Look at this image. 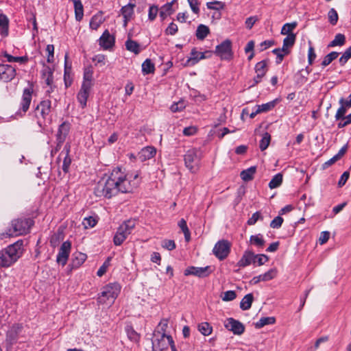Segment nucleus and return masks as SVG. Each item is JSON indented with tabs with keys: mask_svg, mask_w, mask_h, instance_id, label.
I'll use <instances>...</instances> for the list:
<instances>
[{
	"mask_svg": "<svg viewBox=\"0 0 351 351\" xmlns=\"http://www.w3.org/2000/svg\"><path fill=\"white\" fill-rule=\"evenodd\" d=\"M136 186L137 183L132 182L120 168H115L98 182L94 192L97 197L110 199L119 192L130 193Z\"/></svg>",
	"mask_w": 351,
	"mask_h": 351,
	"instance_id": "obj_1",
	"label": "nucleus"
},
{
	"mask_svg": "<svg viewBox=\"0 0 351 351\" xmlns=\"http://www.w3.org/2000/svg\"><path fill=\"white\" fill-rule=\"evenodd\" d=\"M23 241H19L0 251V266L10 267L15 263L22 254Z\"/></svg>",
	"mask_w": 351,
	"mask_h": 351,
	"instance_id": "obj_2",
	"label": "nucleus"
},
{
	"mask_svg": "<svg viewBox=\"0 0 351 351\" xmlns=\"http://www.w3.org/2000/svg\"><path fill=\"white\" fill-rule=\"evenodd\" d=\"M33 225L30 219H16L11 221L10 226L1 234V239L13 237L27 234Z\"/></svg>",
	"mask_w": 351,
	"mask_h": 351,
	"instance_id": "obj_3",
	"label": "nucleus"
},
{
	"mask_svg": "<svg viewBox=\"0 0 351 351\" xmlns=\"http://www.w3.org/2000/svg\"><path fill=\"white\" fill-rule=\"evenodd\" d=\"M136 225L134 220H128L123 223L117 229V231L114 237L113 242L115 245H121L123 241L127 239L129 234H131L132 230Z\"/></svg>",
	"mask_w": 351,
	"mask_h": 351,
	"instance_id": "obj_4",
	"label": "nucleus"
},
{
	"mask_svg": "<svg viewBox=\"0 0 351 351\" xmlns=\"http://www.w3.org/2000/svg\"><path fill=\"white\" fill-rule=\"evenodd\" d=\"M51 102L49 100H44L37 105L34 110V116L37 120V123L40 127H43L51 112Z\"/></svg>",
	"mask_w": 351,
	"mask_h": 351,
	"instance_id": "obj_5",
	"label": "nucleus"
},
{
	"mask_svg": "<svg viewBox=\"0 0 351 351\" xmlns=\"http://www.w3.org/2000/svg\"><path fill=\"white\" fill-rule=\"evenodd\" d=\"M120 291V287H104L103 290L99 294L98 302L110 305L114 302Z\"/></svg>",
	"mask_w": 351,
	"mask_h": 351,
	"instance_id": "obj_6",
	"label": "nucleus"
},
{
	"mask_svg": "<svg viewBox=\"0 0 351 351\" xmlns=\"http://www.w3.org/2000/svg\"><path fill=\"white\" fill-rule=\"evenodd\" d=\"M200 158V152L196 149H190L184 155L185 165L190 171L195 173L198 170Z\"/></svg>",
	"mask_w": 351,
	"mask_h": 351,
	"instance_id": "obj_7",
	"label": "nucleus"
},
{
	"mask_svg": "<svg viewBox=\"0 0 351 351\" xmlns=\"http://www.w3.org/2000/svg\"><path fill=\"white\" fill-rule=\"evenodd\" d=\"M215 53L223 60H230L232 57V43L226 40L216 47Z\"/></svg>",
	"mask_w": 351,
	"mask_h": 351,
	"instance_id": "obj_8",
	"label": "nucleus"
},
{
	"mask_svg": "<svg viewBox=\"0 0 351 351\" xmlns=\"http://www.w3.org/2000/svg\"><path fill=\"white\" fill-rule=\"evenodd\" d=\"M155 339L152 342L154 351H163L167 349L170 343H173L171 335H154Z\"/></svg>",
	"mask_w": 351,
	"mask_h": 351,
	"instance_id": "obj_9",
	"label": "nucleus"
},
{
	"mask_svg": "<svg viewBox=\"0 0 351 351\" xmlns=\"http://www.w3.org/2000/svg\"><path fill=\"white\" fill-rule=\"evenodd\" d=\"M230 244L226 240L218 241L213 250V254L220 260L226 258L230 252Z\"/></svg>",
	"mask_w": 351,
	"mask_h": 351,
	"instance_id": "obj_10",
	"label": "nucleus"
},
{
	"mask_svg": "<svg viewBox=\"0 0 351 351\" xmlns=\"http://www.w3.org/2000/svg\"><path fill=\"white\" fill-rule=\"evenodd\" d=\"M225 328L232 332L234 335H240L244 332V325L233 318H228L224 322Z\"/></svg>",
	"mask_w": 351,
	"mask_h": 351,
	"instance_id": "obj_11",
	"label": "nucleus"
},
{
	"mask_svg": "<svg viewBox=\"0 0 351 351\" xmlns=\"http://www.w3.org/2000/svg\"><path fill=\"white\" fill-rule=\"evenodd\" d=\"M212 52L207 51L205 52L197 51L195 49H193L190 53V57L186 62V66H193L197 64L200 60H203L210 57Z\"/></svg>",
	"mask_w": 351,
	"mask_h": 351,
	"instance_id": "obj_12",
	"label": "nucleus"
},
{
	"mask_svg": "<svg viewBox=\"0 0 351 351\" xmlns=\"http://www.w3.org/2000/svg\"><path fill=\"white\" fill-rule=\"evenodd\" d=\"M16 69L13 66L0 64V80L8 82L11 81L16 76Z\"/></svg>",
	"mask_w": 351,
	"mask_h": 351,
	"instance_id": "obj_13",
	"label": "nucleus"
},
{
	"mask_svg": "<svg viewBox=\"0 0 351 351\" xmlns=\"http://www.w3.org/2000/svg\"><path fill=\"white\" fill-rule=\"evenodd\" d=\"M255 73L256 76L254 77V84L252 86H254L260 83L263 77L265 75L267 71V63L266 60H262L258 62L255 65Z\"/></svg>",
	"mask_w": 351,
	"mask_h": 351,
	"instance_id": "obj_14",
	"label": "nucleus"
},
{
	"mask_svg": "<svg viewBox=\"0 0 351 351\" xmlns=\"http://www.w3.org/2000/svg\"><path fill=\"white\" fill-rule=\"evenodd\" d=\"M135 3L130 2L128 5H124L121 9V15L123 17V26L126 27L128 22L130 21L134 15Z\"/></svg>",
	"mask_w": 351,
	"mask_h": 351,
	"instance_id": "obj_15",
	"label": "nucleus"
},
{
	"mask_svg": "<svg viewBox=\"0 0 351 351\" xmlns=\"http://www.w3.org/2000/svg\"><path fill=\"white\" fill-rule=\"evenodd\" d=\"M71 247V244L69 241H64L62 244L57 256V261L58 263H61L63 265L66 264L70 253Z\"/></svg>",
	"mask_w": 351,
	"mask_h": 351,
	"instance_id": "obj_16",
	"label": "nucleus"
},
{
	"mask_svg": "<svg viewBox=\"0 0 351 351\" xmlns=\"http://www.w3.org/2000/svg\"><path fill=\"white\" fill-rule=\"evenodd\" d=\"M32 93L33 88L32 86L25 88L23 90L20 110H22L24 113L26 112L29 108L32 97Z\"/></svg>",
	"mask_w": 351,
	"mask_h": 351,
	"instance_id": "obj_17",
	"label": "nucleus"
},
{
	"mask_svg": "<svg viewBox=\"0 0 351 351\" xmlns=\"http://www.w3.org/2000/svg\"><path fill=\"white\" fill-rule=\"evenodd\" d=\"M21 326L19 324H14L10 328L7 332L5 340L8 346H11L16 341L18 335L21 331Z\"/></svg>",
	"mask_w": 351,
	"mask_h": 351,
	"instance_id": "obj_18",
	"label": "nucleus"
},
{
	"mask_svg": "<svg viewBox=\"0 0 351 351\" xmlns=\"http://www.w3.org/2000/svg\"><path fill=\"white\" fill-rule=\"evenodd\" d=\"M211 272L210 267L207 266L204 267H190L184 271L185 275H194L198 277H206Z\"/></svg>",
	"mask_w": 351,
	"mask_h": 351,
	"instance_id": "obj_19",
	"label": "nucleus"
},
{
	"mask_svg": "<svg viewBox=\"0 0 351 351\" xmlns=\"http://www.w3.org/2000/svg\"><path fill=\"white\" fill-rule=\"evenodd\" d=\"M156 154V149L154 147L147 146L141 150L138 156L141 161L144 162L154 158Z\"/></svg>",
	"mask_w": 351,
	"mask_h": 351,
	"instance_id": "obj_20",
	"label": "nucleus"
},
{
	"mask_svg": "<svg viewBox=\"0 0 351 351\" xmlns=\"http://www.w3.org/2000/svg\"><path fill=\"white\" fill-rule=\"evenodd\" d=\"M91 88L82 86L77 95V99L81 107L84 108L86 106V102L89 96Z\"/></svg>",
	"mask_w": 351,
	"mask_h": 351,
	"instance_id": "obj_21",
	"label": "nucleus"
},
{
	"mask_svg": "<svg viewBox=\"0 0 351 351\" xmlns=\"http://www.w3.org/2000/svg\"><path fill=\"white\" fill-rule=\"evenodd\" d=\"M99 42V45L104 49H108L112 47L114 44V38L110 34L108 30H106L100 37Z\"/></svg>",
	"mask_w": 351,
	"mask_h": 351,
	"instance_id": "obj_22",
	"label": "nucleus"
},
{
	"mask_svg": "<svg viewBox=\"0 0 351 351\" xmlns=\"http://www.w3.org/2000/svg\"><path fill=\"white\" fill-rule=\"evenodd\" d=\"M93 80V71L91 67H87L84 71V78L82 86L92 88Z\"/></svg>",
	"mask_w": 351,
	"mask_h": 351,
	"instance_id": "obj_23",
	"label": "nucleus"
},
{
	"mask_svg": "<svg viewBox=\"0 0 351 351\" xmlns=\"http://www.w3.org/2000/svg\"><path fill=\"white\" fill-rule=\"evenodd\" d=\"M254 254L251 251H246L243 254L242 258L239 261L238 265L239 267H245L254 263Z\"/></svg>",
	"mask_w": 351,
	"mask_h": 351,
	"instance_id": "obj_24",
	"label": "nucleus"
},
{
	"mask_svg": "<svg viewBox=\"0 0 351 351\" xmlns=\"http://www.w3.org/2000/svg\"><path fill=\"white\" fill-rule=\"evenodd\" d=\"M176 1V0H173L171 2L167 3L160 8L159 14L162 20H165L173 12L172 7Z\"/></svg>",
	"mask_w": 351,
	"mask_h": 351,
	"instance_id": "obj_25",
	"label": "nucleus"
},
{
	"mask_svg": "<svg viewBox=\"0 0 351 351\" xmlns=\"http://www.w3.org/2000/svg\"><path fill=\"white\" fill-rule=\"evenodd\" d=\"M256 172V167L252 166L247 169L243 170L240 173V176L243 181L248 182L253 180Z\"/></svg>",
	"mask_w": 351,
	"mask_h": 351,
	"instance_id": "obj_26",
	"label": "nucleus"
},
{
	"mask_svg": "<svg viewBox=\"0 0 351 351\" xmlns=\"http://www.w3.org/2000/svg\"><path fill=\"white\" fill-rule=\"evenodd\" d=\"M339 104L340 107L337 110L335 117L336 120L344 119L346 117L345 114L348 110L350 108L349 106H346V104L344 103V99L343 97L339 99Z\"/></svg>",
	"mask_w": 351,
	"mask_h": 351,
	"instance_id": "obj_27",
	"label": "nucleus"
},
{
	"mask_svg": "<svg viewBox=\"0 0 351 351\" xmlns=\"http://www.w3.org/2000/svg\"><path fill=\"white\" fill-rule=\"evenodd\" d=\"M155 65L150 59H146L142 64V73L143 75L154 73Z\"/></svg>",
	"mask_w": 351,
	"mask_h": 351,
	"instance_id": "obj_28",
	"label": "nucleus"
},
{
	"mask_svg": "<svg viewBox=\"0 0 351 351\" xmlns=\"http://www.w3.org/2000/svg\"><path fill=\"white\" fill-rule=\"evenodd\" d=\"M253 300V295L252 293L247 294L241 301L240 308L243 311L250 309L251 308Z\"/></svg>",
	"mask_w": 351,
	"mask_h": 351,
	"instance_id": "obj_29",
	"label": "nucleus"
},
{
	"mask_svg": "<svg viewBox=\"0 0 351 351\" xmlns=\"http://www.w3.org/2000/svg\"><path fill=\"white\" fill-rule=\"evenodd\" d=\"M276 275V269H270L267 273L264 274L263 275H261L257 278H254V283H258L261 281H267L269 280H271L274 278Z\"/></svg>",
	"mask_w": 351,
	"mask_h": 351,
	"instance_id": "obj_30",
	"label": "nucleus"
},
{
	"mask_svg": "<svg viewBox=\"0 0 351 351\" xmlns=\"http://www.w3.org/2000/svg\"><path fill=\"white\" fill-rule=\"evenodd\" d=\"M74 3L75 14L77 21L82 20L84 16V9L82 2L80 0H72Z\"/></svg>",
	"mask_w": 351,
	"mask_h": 351,
	"instance_id": "obj_31",
	"label": "nucleus"
},
{
	"mask_svg": "<svg viewBox=\"0 0 351 351\" xmlns=\"http://www.w3.org/2000/svg\"><path fill=\"white\" fill-rule=\"evenodd\" d=\"M104 21V16L101 13L94 15L90 21V28L93 29H97L101 25V24H102Z\"/></svg>",
	"mask_w": 351,
	"mask_h": 351,
	"instance_id": "obj_32",
	"label": "nucleus"
},
{
	"mask_svg": "<svg viewBox=\"0 0 351 351\" xmlns=\"http://www.w3.org/2000/svg\"><path fill=\"white\" fill-rule=\"evenodd\" d=\"M126 49L135 53L138 54L141 51L139 44L131 39H128L125 42Z\"/></svg>",
	"mask_w": 351,
	"mask_h": 351,
	"instance_id": "obj_33",
	"label": "nucleus"
},
{
	"mask_svg": "<svg viewBox=\"0 0 351 351\" xmlns=\"http://www.w3.org/2000/svg\"><path fill=\"white\" fill-rule=\"evenodd\" d=\"M8 25L9 20L7 16L3 14H0V29L1 34L5 36L8 34Z\"/></svg>",
	"mask_w": 351,
	"mask_h": 351,
	"instance_id": "obj_34",
	"label": "nucleus"
},
{
	"mask_svg": "<svg viewBox=\"0 0 351 351\" xmlns=\"http://www.w3.org/2000/svg\"><path fill=\"white\" fill-rule=\"evenodd\" d=\"M210 30L208 26L199 25L196 30V36L199 40H204L209 34Z\"/></svg>",
	"mask_w": 351,
	"mask_h": 351,
	"instance_id": "obj_35",
	"label": "nucleus"
},
{
	"mask_svg": "<svg viewBox=\"0 0 351 351\" xmlns=\"http://www.w3.org/2000/svg\"><path fill=\"white\" fill-rule=\"evenodd\" d=\"M68 130V126L65 123H62L60 125L57 134V140L59 143H62L64 141Z\"/></svg>",
	"mask_w": 351,
	"mask_h": 351,
	"instance_id": "obj_36",
	"label": "nucleus"
},
{
	"mask_svg": "<svg viewBox=\"0 0 351 351\" xmlns=\"http://www.w3.org/2000/svg\"><path fill=\"white\" fill-rule=\"evenodd\" d=\"M276 322V319L274 317H261L257 322L255 323V327L256 328H261L266 325L273 324Z\"/></svg>",
	"mask_w": 351,
	"mask_h": 351,
	"instance_id": "obj_37",
	"label": "nucleus"
},
{
	"mask_svg": "<svg viewBox=\"0 0 351 351\" xmlns=\"http://www.w3.org/2000/svg\"><path fill=\"white\" fill-rule=\"evenodd\" d=\"M276 105V100L257 106V112H266L272 110Z\"/></svg>",
	"mask_w": 351,
	"mask_h": 351,
	"instance_id": "obj_38",
	"label": "nucleus"
},
{
	"mask_svg": "<svg viewBox=\"0 0 351 351\" xmlns=\"http://www.w3.org/2000/svg\"><path fill=\"white\" fill-rule=\"evenodd\" d=\"M43 77L45 83L48 86H51L53 83V71L50 67L47 66L43 71Z\"/></svg>",
	"mask_w": 351,
	"mask_h": 351,
	"instance_id": "obj_39",
	"label": "nucleus"
},
{
	"mask_svg": "<svg viewBox=\"0 0 351 351\" xmlns=\"http://www.w3.org/2000/svg\"><path fill=\"white\" fill-rule=\"evenodd\" d=\"M168 326V320L167 319H162L159 323L158 326H157V329L155 332L154 335H167L166 334V330Z\"/></svg>",
	"mask_w": 351,
	"mask_h": 351,
	"instance_id": "obj_40",
	"label": "nucleus"
},
{
	"mask_svg": "<svg viewBox=\"0 0 351 351\" xmlns=\"http://www.w3.org/2000/svg\"><path fill=\"white\" fill-rule=\"evenodd\" d=\"M282 182V175L277 173L275 175L269 183V187L271 189H276L281 185Z\"/></svg>",
	"mask_w": 351,
	"mask_h": 351,
	"instance_id": "obj_41",
	"label": "nucleus"
},
{
	"mask_svg": "<svg viewBox=\"0 0 351 351\" xmlns=\"http://www.w3.org/2000/svg\"><path fill=\"white\" fill-rule=\"evenodd\" d=\"M74 256L75 257L73 260V265L76 267L80 266L87 258L86 254L82 252L75 253Z\"/></svg>",
	"mask_w": 351,
	"mask_h": 351,
	"instance_id": "obj_42",
	"label": "nucleus"
},
{
	"mask_svg": "<svg viewBox=\"0 0 351 351\" xmlns=\"http://www.w3.org/2000/svg\"><path fill=\"white\" fill-rule=\"evenodd\" d=\"M295 41V34H289L284 40H283V45L282 48L286 51H289V48L292 47Z\"/></svg>",
	"mask_w": 351,
	"mask_h": 351,
	"instance_id": "obj_43",
	"label": "nucleus"
},
{
	"mask_svg": "<svg viewBox=\"0 0 351 351\" xmlns=\"http://www.w3.org/2000/svg\"><path fill=\"white\" fill-rule=\"evenodd\" d=\"M178 226L182 230V232L184 234V238H185L186 241L189 242L191 239V233L187 227L186 221L184 219H182L178 222Z\"/></svg>",
	"mask_w": 351,
	"mask_h": 351,
	"instance_id": "obj_44",
	"label": "nucleus"
},
{
	"mask_svg": "<svg viewBox=\"0 0 351 351\" xmlns=\"http://www.w3.org/2000/svg\"><path fill=\"white\" fill-rule=\"evenodd\" d=\"M198 330L203 335L208 336L211 334L213 328L208 322H203L198 325Z\"/></svg>",
	"mask_w": 351,
	"mask_h": 351,
	"instance_id": "obj_45",
	"label": "nucleus"
},
{
	"mask_svg": "<svg viewBox=\"0 0 351 351\" xmlns=\"http://www.w3.org/2000/svg\"><path fill=\"white\" fill-rule=\"evenodd\" d=\"M297 25V22L285 24L281 29V34L287 36L289 34H293L292 32L296 27Z\"/></svg>",
	"mask_w": 351,
	"mask_h": 351,
	"instance_id": "obj_46",
	"label": "nucleus"
},
{
	"mask_svg": "<svg viewBox=\"0 0 351 351\" xmlns=\"http://www.w3.org/2000/svg\"><path fill=\"white\" fill-rule=\"evenodd\" d=\"M346 41L345 36L342 34H338L335 36L334 40L330 43V47L342 46Z\"/></svg>",
	"mask_w": 351,
	"mask_h": 351,
	"instance_id": "obj_47",
	"label": "nucleus"
},
{
	"mask_svg": "<svg viewBox=\"0 0 351 351\" xmlns=\"http://www.w3.org/2000/svg\"><path fill=\"white\" fill-rule=\"evenodd\" d=\"M339 56V53L332 51L326 55L322 62L323 66H326L330 64L332 60H335Z\"/></svg>",
	"mask_w": 351,
	"mask_h": 351,
	"instance_id": "obj_48",
	"label": "nucleus"
},
{
	"mask_svg": "<svg viewBox=\"0 0 351 351\" xmlns=\"http://www.w3.org/2000/svg\"><path fill=\"white\" fill-rule=\"evenodd\" d=\"M272 52L277 56V64H280L282 61L284 57L289 53V51H286L282 47L274 49Z\"/></svg>",
	"mask_w": 351,
	"mask_h": 351,
	"instance_id": "obj_49",
	"label": "nucleus"
},
{
	"mask_svg": "<svg viewBox=\"0 0 351 351\" xmlns=\"http://www.w3.org/2000/svg\"><path fill=\"white\" fill-rule=\"evenodd\" d=\"M328 19L329 23L331 25H335L337 24L338 19H339V16H338L337 12L335 10V8H331L328 11Z\"/></svg>",
	"mask_w": 351,
	"mask_h": 351,
	"instance_id": "obj_50",
	"label": "nucleus"
},
{
	"mask_svg": "<svg viewBox=\"0 0 351 351\" xmlns=\"http://www.w3.org/2000/svg\"><path fill=\"white\" fill-rule=\"evenodd\" d=\"M250 242L258 247H263L265 244V241L260 234L251 236Z\"/></svg>",
	"mask_w": 351,
	"mask_h": 351,
	"instance_id": "obj_51",
	"label": "nucleus"
},
{
	"mask_svg": "<svg viewBox=\"0 0 351 351\" xmlns=\"http://www.w3.org/2000/svg\"><path fill=\"white\" fill-rule=\"evenodd\" d=\"M270 139H271L270 135L267 132H265L264 134L261 141H260V145H259L260 149L262 151L266 149L268 147L269 143H270Z\"/></svg>",
	"mask_w": 351,
	"mask_h": 351,
	"instance_id": "obj_52",
	"label": "nucleus"
},
{
	"mask_svg": "<svg viewBox=\"0 0 351 351\" xmlns=\"http://www.w3.org/2000/svg\"><path fill=\"white\" fill-rule=\"evenodd\" d=\"M206 6L208 9L219 10L224 8V3L219 1H214L212 2H208Z\"/></svg>",
	"mask_w": 351,
	"mask_h": 351,
	"instance_id": "obj_53",
	"label": "nucleus"
},
{
	"mask_svg": "<svg viewBox=\"0 0 351 351\" xmlns=\"http://www.w3.org/2000/svg\"><path fill=\"white\" fill-rule=\"evenodd\" d=\"M185 107H186V106H185L184 101L183 100H180L178 102L173 103L171 106L170 109L173 112H177L182 111V110H184L185 108Z\"/></svg>",
	"mask_w": 351,
	"mask_h": 351,
	"instance_id": "obj_54",
	"label": "nucleus"
},
{
	"mask_svg": "<svg viewBox=\"0 0 351 351\" xmlns=\"http://www.w3.org/2000/svg\"><path fill=\"white\" fill-rule=\"evenodd\" d=\"M111 258L108 257L105 262L103 263V265L99 267L97 272V275L99 277L102 276L107 271L110 266V262Z\"/></svg>",
	"mask_w": 351,
	"mask_h": 351,
	"instance_id": "obj_55",
	"label": "nucleus"
},
{
	"mask_svg": "<svg viewBox=\"0 0 351 351\" xmlns=\"http://www.w3.org/2000/svg\"><path fill=\"white\" fill-rule=\"evenodd\" d=\"M158 13V8L155 5H152L149 8L148 19L149 21H153L156 19Z\"/></svg>",
	"mask_w": 351,
	"mask_h": 351,
	"instance_id": "obj_56",
	"label": "nucleus"
},
{
	"mask_svg": "<svg viewBox=\"0 0 351 351\" xmlns=\"http://www.w3.org/2000/svg\"><path fill=\"white\" fill-rule=\"evenodd\" d=\"M161 246L167 250H173L176 248V243L173 240L165 239L161 243Z\"/></svg>",
	"mask_w": 351,
	"mask_h": 351,
	"instance_id": "obj_57",
	"label": "nucleus"
},
{
	"mask_svg": "<svg viewBox=\"0 0 351 351\" xmlns=\"http://www.w3.org/2000/svg\"><path fill=\"white\" fill-rule=\"evenodd\" d=\"M351 58V46L348 48L341 57L339 58V62L341 65H344L348 60Z\"/></svg>",
	"mask_w": 351,
	"mask_h": 351,
	"instance_id": "obj_58",
	"label": "nucleus"
},
{
	"mask_svg": "<svg viewBox=\"0 0 351 351\" xmlns=\"http://www.w3.org/2000/svg\"><path fill=\"white\" fill-rule=\"evenodd\" d=\"M71 159L69 156V149L66 150V156L64 158V160H63V164H62V170L66 173L68 172L69 171V166L71 165Z\"/></svg>",
	"mask_w": 351,
	"mask_h": 351,
	"instance_id": "obj_59",
	"label": "nucleus"
},
{
	"mask_svg": "<svg viewBox=\"0 0 351 351\" xmlns=\"http://www.w3.org/2000/svg\"><path fill=\"white\" fill-rule=\"evenodd\" d=\"M268 261L267 256L265 254H258L255 255L254 254V263H257L258 265H262L264 263H265Z\"/></svg>",
	"mask_w": 351,
	"mask_h": 351,
	"instance_id": "obj_60",
	"label": "nucleus"
},
{
	"mask_svg": "<svg viewBox=\"0 0 351 351\" xmlns=\"http://www.w3.org/2000/svg\"><path fill=\"white\" fill-rule=\"evenodd\" d=\"M236 298V293L234 291H228L223 293L221 298L223 301H232Z\"/></svg>",
	"mask_w": 351,
	"mask_h": 351,
	"instance_id": "obj_61",
	"label": "nucleus"
},
{
	"mask_svg": "<svg viewBox=\"0 0 351 351\" xmlns=\"http://www.w3.org/2000/svg\"><path fill=\"white\" fill-rule=\"evenodd\" d=\"M96 223L97 221L93 217L85 218L83 222L85 228H93L96 225Z\"/></svg>",
	"mask_w": 351,
	"mask_h": 351,
	"instance_id": "obj_62",
	"label": "nucleus"
},
{
	"mask_svg": "<svg viewBox=\"0 0 351 351\" xmlns=\"http://www.w3.org/2000/svg\"><path fill=\"white\" fill-rule=\"evenodd\" d=\"M260 219H262V216L261 215V213L259 212H256L254 213L252 216L247 220V224L249 226H252V225H254L256 221Z\"/></svg>",
	"mask_w": 351,
	"mask_h": 351,
	"instance_id": "obj_63",
	"label": "nucleus"
},
{
	"mask_svg": "<svg viewBox=\"0 0 351 351\" xmlns=\"http://www.w3.org/2000/svg\"><path fill=\"white\" fill-rule=\"evenodd\" d=\"M282 222L283 219L281 217L278 216L271 221L270 226L273 228H278L282 226Z\"/></svg>",
	"mask_w": 351,
	"mask_h": 351,
	"instance_id": "obj_64",
	"label": "nucleus"
}]
</instances>
